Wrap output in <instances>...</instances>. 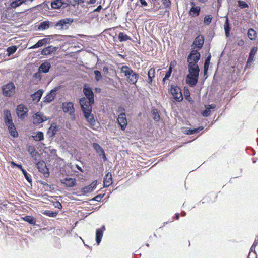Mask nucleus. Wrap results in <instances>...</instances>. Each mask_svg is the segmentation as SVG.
<instances>
[{"label":"nucleus","mask_w":258,"mask_h":258,"mask_svg":"<svg viewBox=\"0 0 258 258\" xmlns=\"http://www.w3.org/2000/svg\"><path fill=\"white\" fill-rule=\"evenodd\" d=\"M74 112L75 109L73 103L72 102L67 103L66 105V113H69V118L72 121H74L76 119Z\"/></svg>","instance_id":"obj_11"},{"label":"nucleus","mask_w":258,"mask_h":258,"mask_svg":"<svg viewBox=\"0 0 258 258\" xmlns=\"http://www.w3.org/2000/svg\"><path fill=\"white\" fill-rule=\"evenodd\" d=\"M54 205L55 207L58 208L59 209L61 208L62 207L61 204L59 202H56Z\"/></svg>","instance_id":"obj_60"},{"label":"nucleus","mask_w":258,"mask_h":258,"mask_svg":"<svg viewBox=\"0 0 258 258\" xmlns=\"http://www.w3.org/2000/svg\"><path fill=\"white\" fill-rule=\"evenodd\" d=\"M87 2V4H88V5H90V4H95L97 0H86Z\"/></svg>","instance_id":"obj_61"},{"label":"nucleus","mask_w":258,"mask_h":258,"mask_svg":"<svg viewBox=\"0 0 258 258\" xmlns=\"http://www.w3.org/2000/svg\"><path fill=\"white\" fill-rule=\"evenodd\" d=\"M176 61L175 60L172 61L171 62L169 68H171V70H172L173 67H175L176 66Z\"/></svg>","instance_id":"obj_59"},{"label":"nucleus","mask_w":258,"mask_h":258,"mask_svg":"<svg viewBox=\"0 0 258 258\" xmlns=\"http://www.w3.org/2000/svg\"><path fill=\"white\" fill-rule=\"evenodd\" d=\"M16 112L18 116L23 119L27 115L28 109L24 105L20 104L17 107Z\"/></svg>","instance_id":"obj_10"},{"label":"nucleus","mask_w":258,"mask_h":258,"mask_svg":"<svg viewBox=\"0 0 258 258\" xmlns=\"http://www.w3.org/2000/svg\"><path fill=\"white\" fill-rule=\"evenodd\" d=\"M117 112L118 113H119V114H125V109L124 108V107H123L122 106H120L118 108V109L117 110Z\"/></svg>","instance_id":"obj_56"},{"label":"nucleus","mask_w":258,"mask_h":258,"mask_svg":"<svg viewBox=\"0 0 258 258\" xmlns=\"http://www.w3.org/2000/svg\"><path fill=\"white\" fill-rule=\"evenodd\" d=\"M117 122L120 128L123 131L125 130L127 124L125 114H119L118 116Z\"/></svg>","instance_id":"obj_13"},{"label":"nucleus","mask_w":258,"mask_h":258,"mask_svg":"<svg viewBox=\"0 0 258 258\" xmlns=\"http://www.w3.org/2000/svg\"><path fill=\"white\" fill-rule=\"evenodd\" d=\"M4 121L6 125L13 123L11 114L9 110L4 111Z\"/></svg>","instance_id":"obj_22"},{"label":"nucleus","mask_w":258,"mask_h":258,"mask_svg":"<svg viewBox=\"0 0 258 258\" xmlns=\"http://www.w3.org/2000/svg\"><path fill=\"white\" fill-rule=\"evenodd\" d=\"M245 42L243 39L240 40L237 43V45L239 46H243Z\"/></svg>","instance_id":"obj_58"},{"label":"nucleus","mask_w":258,"mask_h":258,"mask_svg":"<svg viewBox=\"0 0 258 258\" xmlns=\"http://www.w3.org/2000/svg\"><path fill=\"white\" fill-rule=\"evenodd\" d=\"M51 65L49 62L46 61L42 63L39 67V73H46L49 72Z\"/></svg>","instance_id":"obj_20"},{"label":"nucleus","mask_w":258,"mask_h":258,"mask_svg":"<svg viewBox=\"0 0 258 258\" xmlns=\"http://www.w3.org/2000/svg\"><path fill=\"white\" fill-rule=\"evenodd\" d=\"M83 92L86 96L85 98H87L88 100H90V102H93V100H94L92 89L89 87L88 84H85L84 85Z\"/></svg>","instance_id":"obj_9"},{"label":"nucleus","mask_w":258,"mask_h":258,"mask_svg":"<svg viewBox=\"0 0 258 258\" xmlns=\"http://www.w3.org/2000/svg\"><path fill=\"white\" fill-rule=\"evenodd\" d=\"M92 146L97 153L100 152L102 153L103 155L104 158L106 159L104 151L99 144L97 143H94L92 145Z\"/></svg>","instance_id":"obj_34"},{"label":"nucleus","mask_w":258,"mask_h":258,"mask_svg":"<svg viewBox=\"0 0 258 258\" xmlns=\"http://www.w3.org/2000/svg\"><path fill=\"white\" fill-rule=\"evenodd\" d=\"M15 89L14 84L12 82L9 83L2 87L3 93L7 97L13 95L15 92Z\"/></svg>","instance_id":"obj_6"},{"label":"nucleus","mask_w":258,"mask_h":258,"mask_svg":"<svg viewBox=\"0 0 258 258\" xmlns=\"http://www.w3.org/2000/svg\"><path fill=\"white\" fill-rule=\"evenodd\" d=\"M108 70L109 69L107 67L105 66L103 68V71L106 74H107L108 73Z\"/></svg>","instance_id":"obj_62"},{"label":"nucleus","mask_w":258,"mask_h":258,"mask_svg":"<svg viewBox=\"0 0 258 258\" xmlns=\"http://www.w3.org/2000/svg\"><path fill=\"white\" fill-rule=\"evenodd\" d=\"M113 183L112 174L110 172H108L105 176L103 180V186L104 187H107L110 186Z\"/></svg>","instance_id":"obj_16"},{"label":"nucleus","mask_w":258,"mask_h":258,"mask_svg":"<svg viewBox=\"0 0 258 258\" xmlns=\"http://www.w3.org/2000/svg\"><path fill=\"white\" fill-rule=\"evenodd\" d=\"M97 180H94L91 184L89 185L90 186H92L93 190L96 188L97 186Z\"/></svg>","instance_id":"obj_57"},{"label":"nucleus","mask_w":258,"mask_h":258,"mask_svg":"<svg viewBox=\"0 0 258 258\" xmlns=\"http://www.w3.org/2000/svg\"><path fill=\"white\" fill-rule=\"evenodd\" d=\"M258 50L257 47H252L249 53V57L247 62V66L250 65L254 60V56Z\"/></svg>","instance_id":"obj_18"},{"label":"nucleus","mask_w":258,"mask_h":258,"mask_svg":"<svg viewBox=\"0 0 258 258\" xmlns=\"http://www.w3.org/2000/svg\"><path fill=\"white\" fill-rule=\"evenodd\" d=\"M204 43V37L203 35H199L197 36L193 43L191 45V48L192 50L195 48H197L198 50H200L203 46Z\"/></svg>","instance_id":"obj_7"},{"label":"nucleus","mask_w":258,"mask_h":258,"mask_svg":"<svg viewBox=\"0 0 258 258\" xmlns=\"http://www.w3.org/2000/svg\"><path fill=\"white\" fill-rule=\"evenodd\" d=\"M48 118H49L45 116L42 112H38L35 113L32 116L33 123L35 125H38L47 120Z\"/></svg>","instance_id":"obj_4"},{"label":"nucleus","mask_w":258,"mask_h":258,"mask_svg":"<svg viewBox=\"0 0 258 258\" xmlns=\"http://www.w3.org/2000/svg\"><path fill=\"white\" fill-rule=\"evenodd\" d=\"M76 185V179L74 178H66V186L70 187L74 186Z\"/></svg>","instance_id":"obj_38"},{"label":"nucleus","mask_w":258,"mask_h":258,"mask_svg":"<svg viewBox=\"0 0 258 258\" xmlns=\"http://www.w3.org/2000/svg\"><path fill=\"white\" fill-rule=\"evenodd\" d=\"M63 3L61 0H55L51 3V7L53 9H59L63 5Z\"/></svg>","instance_id":"obj_36"},{"label":"nucleus","mask_w":258,"mask_h":258,"mask_svg":"<svg viewBox=\"0 0 258 258\" xmlns=\"http://www.w3.org/2000/svg\"><path fill=\"white\" fill-rule=\"evenodd\" d=\"M170 92L176 101L181 102L183 100V97L181 89L178 86L172 84L171 86Z\"/></svg>","instance_id":"obj_3"},{"label":"nucleus","mask_w":258,"mask_h":258,"mask_svg":"<svg viewBox=\"0 0 258 258\" xmlns=\"http://www.w3.org/2000/svg\"><path fill=\"white\" fill-rule=\"evenodd\" d=\"M105 230L104 226H102L101 228L96 229V241L98 245H99L103 237V232Z\"/></svg>","instance_id":"obj_15"},{"label":"nucleus","mask_w":258,"mask_h":258,"mask_svg":"<svg viewBox=\"0 0 258 258\" xmlns=\"http://www.w3.org/2000/svg\"><path fill=\"white\" fill-rule=\"evenodd\" d=\"M211 58V54H209V55L206 58V60L205 61L204 63V73L206 74L208 69V67L210 64V59Z\"/></svg>","instance_id":"obj_39"},{"label":"nucleus","mask_w":258,"mask_h":258,"mask_svg":"<svg viewBox=\"0 0 258 258\" xmlns=\"http://www.w3.org/2000/svg\"><path fill=\"white\" fill-rule=\"evenodd\" d=\"M206 109L203 111L202 113V115L204 117H208L210 115L211 113V109H214L216 107V105L214 104H212L211 105H208L205 106Z\"/></svg>","instance_id":"obj_26"},{"label":"nucleus","mask_w":258,"mask_h":258,"mask_svg":"<svg viewBox=\"0 0 258 258\" xmlns=\"http://www.w3.org/2000/svg\"><path fill=\"white\" fill-rule=\"evenodd\" d=\"M172 72V70H171V68H169L168 71L166 72L165 77L163 79L162 81L163 84H164L166 80H168L169 78L170 77Z\"/></svg>","instance_id":"obj_46"},{"label":"nucleus","mask_w":258,"mask_h":258,"mask_svg":"<svg viewBox=\"0 0 258 258\" xmlns=\"http://www.w3.org/2000/svg\"><path fill=\"white\" fill-rule=\"evenodd\" d=\"M104 195L99 194L97 196H96L95 197H94L92 199V200L96 201H100L101 199L103 198Z\"/></svg>","instance_id":"obj_55"},{"label":"nucleus","mask_w":258,"mask_h":258,"mask_svg":"<svg viewBox=\"0 0 258 258\" xmlns=\"http://www.w3.org/2000/svg\"><path fill=\"white\" fill-rule=\"evenodd\" d=\"M85 0H66V4L75 7L79 4H83Z\"/></svg>","instance_id":"obj_31"},{"label":"nucleus","mask_w":258,"mask_h":258,"mask_svg":"<svg viewBox=\"0 0 258 258\" xmlns=\"http://www.w3.org/2000/svg\"><path fill=\"white\" fill-rule=\"evenodd\" d=\"M94 74L95 75V79L97 81H99L101 79L102 76L100 71L98 70L94 71Z\"/></svg>","instance_id":"obj_52"},{"label":"nucleus","mask_w":258,"mask_h":258,"mask_svg":"<svg viewBox=\"0 0 258 258\" xmlns=\"http://www.w3.org/2000/svg\"><path fill=\"white\" fill-rule=\"evenodd\" d=\"M224 30L225 32V35L226 37H229L230 35V24L229 22V19L228 17H226V21L224 23Z\"/></svg>","instance_id":"obj_33"},{"label":"nucleus","mask_w":258,"mask_h":258,"mask_svg":"<svg viewBox=\"0 0 258 258\" xmlns=\"http://www.w3.org/2000/svg\"><path fill=\"white\" fill-rule=\"evenodd\" d=\"M200 69L198 64H188V74H194L197 76L199 75Z\"/></svg>","instance_id":"obj_17"},{"label":"nucleus","mask_w":258,"mask_h":258,"mask_svg":"<svg viewBox=\"0 0 258 258\" xmlns=\"http://www.w3.org/2000/svg\"><path fill=\"white\" fill-rule=\"evenodd\" d=\"M199 76L194 74H188L186 76V82L190 87H194L198 83Z\"/></svg>","instance_id":"obj_12"},{"label":"nucleus","mask_w":258,"mask_h":258,"mask_svg":"<svg viewBox=\"0 0 258 258\" xmlns=\"http://www.w3.org/2000/svg\"><path fill=\"white\" fill-rule=\"evenodd\" d=\"M22 4L21 0H15L11 3L10 6L13 8H16V7L21 5Z\"/></svg>","instance_id":"obj_43"},{"label":"nucleus","mask_w":258,"mask_h":258,"mask_svg":"<svg viewBox=\"0 0 258 258\" xmlns=\"http://www.w3.org/2000/svg\"><path fill=\"white\" fill-rule=\"evenodd\" d=\"M152 114L153 115V119L155 121H158L160 119V115L157 112V110L156 109H154L152 111Z\"/></svg>","instance_id":"obj_49"},{"label":"nucleus","mask_w":258,"mask_h":258,"mask_svg":"<svg viewBox=\"0 0 258 258\" xmlns=\"http://www.w3.org/2000/svg\"><path fill=\"white\" fill-rule=\"evenodd\" d=\"M238 6L242 9L248 7V5L244 1L239 0L238 2Z\"/></svg>","instance_id":"obj_50"},{"label":"nucleus","mask_w":258,"mask_h":258,"mask_svg":"<svg viewBox=\"0 0 258 258\" xmlns=\"http://www.w3.org/2000/svg\"><path fill=\"white\" fill-rule=\"evenodd\" d=\"M23 219L28 222L29 224L35 225H36V219L32 216H26L23 218Z\"/></svg>","instance_id":"obj_37"},{"label":"nucleus","mask_w":258,"mask_h":258,"mask_svg":"<svg viewBox=\"0 0 258 258\" xmlns=\"http://www.w3.org/2000/svg\"><path fill=\"white\" fill-rule=\"evenodd\" d=\"M161 2L166 8L170 7L171 4V0H161Z\"/></svg>","instance_id":"obj_54"},{"label":"nucleus","mask_w":258,"mask_h":258,"mask_svg":"<svg viewBox=\"0 0 258 258\" xmlns=\"http://www.w3.org/2000/svg\"><path fill=\"white\" fill-rule=\"evenodd\" d=\"M23 174H24L25 178L29 182V183H31L32 182V178L30 174H29L26 170L24 169L22 170Z\"/></svg>","instance_id":"obj_45"},{"label":"nucleus","mask_w":258,"mask_h":258,"mask_svg":"<svg viewBox=\"0 0 258 258\" xmlns=\"http://www.w3.org/2000/svg\"><path fill=\"white\" fill-rule=\"evenodd\" d=\"M92 191L93 189L92 186H90L89 185L85 186L82 188V191L84 194H88L91 192Z\"/></svg>","instance_id":"obj_51"},{"label":"nucleus","mask_w":258,"mask_h":258,"mask_svg":"<svg viewBox=\"0 0 258 258\" xmlns=\"http://www.w3.org/2000/svg\"><path fill=\"white\" fill-rule=\"evenodd\" d=\"M56 50L55 47H53L52 46H49L44 48L41 51V54L44 55H50L52 52Z\"/></svg>","instance_id":"obj_27"},{"label":"nucleus","mask_w":258,"mask_h":258,"mask_svg":"<svg viewBox=\"0 0 258 258\" xmlns=\"http://www.w3.org/2000/svg\"><path fill=\"white\" fill-rule=\"evenodd\" d=\"M43 94V91L41 90H39L31 95L32 99L33 101L38 102L40 100Z\"/></svg>","instance_id":"obj_28"},{"label":"nucleus","mask_w":258,"mask_h":258,"mask_svg":"<svg viewBox=\"0 0 258 258\" xmlns=\"http://www.w3.org/2000/svg\"><path fill=\"white\" fill-rule=\"evenodd\" d=\"M61 86H58L52 89L49 93L44 97V102L49 103L55 98L57 92H59L61 89Z\"/></svg>","instance_id":"obj_8"},{"label":"nucleus","mask_w":258,"mask_h":258,"mask_svg":"<svg viewBox=\"0 0 258 258\" xmlns=\"http://www.w3.org/2000/svg\"><path fill=\"white\" fill-rule=\"evenodd\" d=\"M155 76V69L154 68H151L148 72V83L149 84H152L153 78Z\"/></svg>","instance_id":"obj_25"},{"label":"nucleus","mask_w":258,"mask_h":258,"mask_svg":"<svg viewBox=\"0 0 258 258\" xmlns=\"http://www.w3.org/2000/svg\"><path fill=\"white\" fill-rule=\"evenodd\" d=\"M203 129V126H200L197 128H194V129L187 128L185 131V133L187 135H192V134H194L199 132L200 131L202 130Z\"/></svg>","instance_id":"obj_35"},{"label":"nucleus","mask_w":258,"mask_h":258,"mask_svg":"<svg viewBox=\"0 0 258 258\" xmlns=\"http://www.w3.org/2000/svg\"><path fill=\"white\" fill-rule=\"evenodd\" d=\"M102 9V6L101 5H99L94 10V11H96V12H99L101 9Z\"/></svg>","instance_id":"obj_64"},{"label":"nucleus","mask_w":258,"mask_h":258,"mask_svg":"<svg viewBox=\"0 0 258 258\" xmlns=\"http://www.w3.org/2000/svg\"><path fill=\"white\" fill-rule=\"evenodd\" d=\"M39 171L44 175H48V169L43 161H39L36 164Z\"/></svg>","instance_id":"obj_14"},{"label":"nucleus","mask_w":258,"mask_h":258,"mask_svg":"<svg viewBox=\"0 0 258 258\" xmlns=\"http://www.w3.org/2000/svg\"><path fill=\"white\" fill-rule=\"evenodd\" d=\"M80 104L85 118L89 123L90 127L94 129L96 121L93 114L92 113V105L94 104V100L90 102L85 97H82L80 99Z\"/></svg>","instance_id":"obj_1"},{"label":"nucleus","mask_w":258,"mask_h":258,"mask_svg":"<svg viewBox=\"0 0 258 258\" xmlns=\"http://www.w3.org/2000/svg\"><path fill=\"white\" fill-rule=\"evenodd\" d=\"M50 38H45L44 39L39 40L35 44L32 46L30 48L35 49L37 48H39L41 46H42L47 43H49L50 42Z\"/></svg>","instance_id":"obj_19"},{"label":"nucleus","mask_w":258,"mask_h":258,"mask_svg":"<svg viewBox=\"0 0 258 258\" xmlns=\"http://www.w3.org/2000/svg\"><path fill=\"white\" fill-rule=\"evenodd\" d=\"M7 126H8L9 132L12 136L15 138L17 137L18 136V133L17 132L16 127L13 123L7 125Z\"/></svg>","instance_id":"obj_24"},{"label":"nucleus","mask_w":258,"mask_h":258,"mask_svg":"<svg viewBox=\"0 0 258 258\" xmlns=\"http://www.w3.org/2000/svg\"><path fill=\"white\" fill-rule=\"evenodd\" d=\"M257 36L256 31L253 28H249L248 31V37L251 40H256Z\"/></svg>","instance_id":"obj_29"},{"label":"nucleus","mask_w":258,"mask_h":258,"mask_svg":"<svg viewBox=\"0 0 258 258\" xmlns=\"http://www.w3.org/2000/svg\"><path fill=\"white\" fill-rule=\"evenodd\" d=\"M201 10L200 6L192 7L189 10V14L192 17H197L199 15Z\"/></svg>","instance_id":"obj_23"},{"label":"nucleus","mask_w":258,"mask_h":258,"mask_svg":"<svg viewBox=\"0 0 258 258\" xmlns=\"http://www.w3.org/2000/svg\"><path fill=\"white\" fill-rule=\"evenodd\" d=\"M27 151L32 158H34L35 160H36V157L38 155V153L36 151V149L33 146H29L27 148Z\"/></svg>","instance_id":"obj_30"},{"label":"nucleus","mask_w":258,"mask_h":258,"mask_svg":"<svg viewBox=\"0 0 258 258\" xmlns=\"http://www.w3.org/2000/svg\"><path fill=\"white\" fill-rule=\"evenodd\" d=\"M184 93L186 99L189 100V98H190V93L188 89H184Z\"/></svg>","instance_id":"obj_53"},{"label":"nucleus","mask_w":258,"mask_h":258,"mask_svg":"<svg viewBox=\"0 0 258 258\" xmlns=\"http://www.w3.org/2000/svg\"><path fill=\"white\" fill-rule=\"evenodd\" d=\"M212 18L213 17L211 15H206L204 18V23L206 25H209L211 23Z\"/></svg>","instance_id":"obj_44"},{"label":"nucleus","mask_w":258,"mask_h":258,"mask_svg":"<svg viewBox=\"0 0 258 258\" xmlns=\"http://www.w3.org/2000/svg\"><path fill=\"white\" fill-rule=\"evenodd\" d=\"M118 38L120 42L126 41L127 40H132V38L123 32H119L118 34Z\"/></svg>","instance_id":"obj_32"},{"label":"nucleus","mask_w":258,"mask_h":258,"mask_svg":"<svg viewBox=\"0 0 258 258\" xmlns=\"http://www.w3.org/2000/svg\"><path fill=\"white\" fill-rule=\"evenodd\" d=\"M45 215L49 216V217H55L57 213H56V212H54L52 211H50V210H46L44 213H43Z\"/></svg>","instance_id":"obj_47"},{"label":"nucleus","mask_w":258,"mask_h":258,"mask_svg":"<svg viewBox=\"0 0 258 258\" xmlns=\"http://www.w3.org/2000/svg\"><path fill=\"white\" fill-rule=\"evenodd\" d=\"M64 25V19H61L59 20L57 23L55 24L56 27H57L58 29H62Z\"/></svg>","instance_id":"obj_48"},{"label":"nucleus","mask_w":258,"mask_h":258,"mask_svg":"<svg viewBox=\"0 0 258 258\" xmlns=\"http://www.w3.org/2000/svg\"><path fill=\"white\" fill-rule=\"evenodd\" d=\"M121 72L124 74L126 78V80L131 84H135L138 79V74L133 71V70L127 66H123L120 68Z\"/></svg>","instance_id":"obj_2"},{"label":"nucleus","mask_w":258,"mask_h":258,"mask_svg":"<svg viewBox=\"0 0 258 258\" xmlns=\"http://www.w3.org/2000/svg\"><path fill=\"white\" fill-rule=\"evenodd\" d=\"M17 47L16 46H11L10 47H9L7 49L8 56H10V55L15 53L17 50Z\"/></svg>","instance_id":"obj_42"},{"label":"nucleus","mask_w":258,"mask_h":258,"mask_svg":"<svg viewBox=\"0 0 258 258\" xmlns=\"http://www.w3.org/2000/svg\"><path fill=\"white\" fill-rule=\"evenodd\" d=\"M140 3L142 4V6H147V3L146 2L145 0H139Z\"/></svg>","instance_id":"obj_63"},{"label":"nucleus","mask_w":258,"mask_h":258,"mask_svg":"<svg viewBox=\"0 0 258 258\" xmlns=\"http://www.w3.org/2000/svg\"><path fill=\"white\" fill-rule=\"evenodd\" d=\"M200 53L196 50H192L188 56L187 62L188 64H198L197 63L200 59Z\"/></svg>","instance_id":"obj_5"},{"label":"nucleus","mask_w":258,"mask_h":258,"mask_svg":"<svg viewBox=\"0 0 258 258\" xmlns=\"http://www.w3.org/2000/svg\"><path fill=\"white\" fill-rule=\"evenodd\" d=\"M58 126H57L55 123H52L51 126L48 128L47 131V135L49 137L54 136L58 131Z\"/></svg>","instance_id":"obj_21"},{"label":"nucleus","mask_w":258,"mask_h":258,"mask_svg":"<svg viewBox=\"0 0 258 258\" xmlns=\"http://www.w3.org/2000/svg\"><path fill=\"white\" fill-rule=\"evenodd\" d=\"M49 21H45L40 23L38 26L39 30H45L49 28Z\"/></svg>","instance_id":"obj_41"},{"label":"nucleus","mask_w":258,"mask_h":258,"mask_svg":"<svg viewBox=\"0 0 258 258\" xmlns=\"http://www.w3.org/2000/svg\"><path fill=\"white\" fill-rule=\"evenodd\" d=\"M34 139L37 141H40L44 139L43 133L42 132H38L35 135L33 136Z\"/></svg>","instance_id":"obj_40"}]
</instances>
